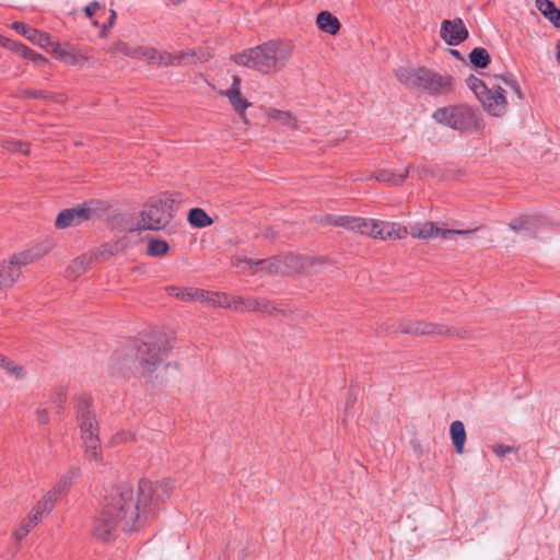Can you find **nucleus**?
Instances as JSON below:
<instances>
[{"label": "nucleus", "instance_id": "nucleus-1", "mask_svg": "<svg viewBox=\"0 0 560 560\" xmlns=\"http://www.w3.org/2000/svg\"><path fill=\"white\" fill-rule=\"evenodd\" d=\"M174 488L172 479L154 482L141 479L137 492L127 482L113 487L103 500L100 515L93 522V537L107 542L115 538L119 527L125 533L140 529L145 522V514L165 502Z\"/></svg>", "mask_w": 560, "mask_h": 560}, {"label": "nucleus", "instance_id": "nucleus-2", "mask_svg": "<svg viewBox=\"0 0 560 560\" xmlns=\"http://www.w3.org/2000/svg\"><path fill=\"white\" fill-rule=\"evenodd\" d=\"M292 55V47L279 40H269L242 52L231 59L238 66L259 71L264 74L278 72L287 65Z\"/></svg>", "mask_w": 560, "mask_h": 560}, {"label": "nucleus", "instance_id": "nucleus-3", "mask_svg": "<svg viewBox=\"0 0 560 560\" xmlns=\"http://www.w3.org/2000/svg\"><path fill=\"white\" fill-rule=\"evenodd\" d=\"M395 75L406 88L419 90L429 95H443L453 91V77L442 75L425 67H401L395 71Z\"/></svg>", "mask_w": 560, "mask_h": 560}, {"label": "nucleus", "instance_id": "nucleus-4", "mask_svg": "<svg viewBox=\"0 0 560 560\" xmlns=\"http://www.w3.org/2000/svg\"><path fill=\"white\" fill-rule=\"evenodd\" d=\"M77 419L81 430V438L84 444L85 457L95 463H103L101 441L98 436V423L94 412L91 410V400L86 396H78Z\"/></svg>", "mask_w": 560, "mask_h": 560}, {"label": "nucleus", "instance_id": "nucleus-5", "mask_svg": "<svg viewBox=\"0 0 560 560\" xmlns=\"http://www.w3.org/2000/svg\"><path fill=\"white\" fill-rule=\"evenodd\" d=\"M432 118L446 127L460 132H477L483 128V119L478 108L467 104L447 105L435 109Z\"/></svg>", "mask_w": 560, "mask_h": 560}, {"label": "nucleus", "instance_id": "nucleus-6", "mask_svg": "<svg viewBox=\"0 0 560 560\" xmlns=\"http://www.w3.org/2000/svg\"><path fill=\"white\" fill-rule=\"evenodd\" d=\"M136 343L140 376L154 373L163 364L172 349L170 340L163 334L148 336L145 339L136 340Z\"/></svg>", "mask_w": 560, "mask_h": 560}, {"label": "nucleus", "instance_id": "nucleus-7", "mask_svg": "<svg viewBox=\"0 0 560 560\" xmlns=\"http://www.w3.org/2000/svg\"><path fill=\"white\" fill-rule=\"evenodd\" d=\"M49 249V246H37L13 254L9 260L0 261V294L7 292L19 281L23 267L38 260Z\"/></svg>", "mask_w": 560, "mask_h": 560}, {"label": "nucleus", "instance_id": "nucleus-8", "mask_svg": "<svg viewBox=\"0 0 560 560\" xmlns=\"http://www.w3.org/2000/svg\"><path fill=\"white\" fill-rule=\"evenodd\" d=\"M175 202L176 200L172 196L150 199L143 206L139 226L151 231L164 229L174 218Z\"/></svg>", "mask_w": 560, "mask_h": 560}, {"label": "nucleus", "instance_id": "nucleus-9", "mask_svg": "<svg viewBox=\"0 0 560 560\" xmlns=\"http://www.w3.org/2000/svg\"><path fill=\"white\" fill-rule=\"evenodd\" d=\"M110 368L113 371L128 378L140 375L136 341L126 345L113 353L110 358Z\"/></svg>", "mask_w": 560, "mask_h": 560}, {"label": "nucleus", "instance_id": "nucleus-10", "mask_svg": "<svg viewBox=\"0 0 560 560\" xmlns=\"http://www.w3.org/2000/svg\"><path fill=\"white\" fill-rule=\"evenodd\" d=\"M482 226H480L481 229ZM479 228L474 230H452L441 229L435 223L427 221L424 223H416L410 226V235L413 238L429 240L431 237H440L442 240L452 238L455 235H470L478 231Z\"/></svg>", "mask_w": 560, "mask_h": 560}, {"label": "nucleus", "instance_id": "nucleus-11", "mask_svg": "<svg viewBox=\"0 0 560 560\" xmlns=\"http://www.w3.org/2000/svg\"><path fill=\"white\" fill-rule=\"evenodd\" d=\"M478 100L490 116L503 117L508 112L505 90L501 86L487 88Z\"/></svg>", "mask_w": 560, "mask_h": 560}, {"label": "nucleus", "instance_id": "nucleus-12", "mask_svg": "<svg viewBox=\"0 0 560 560\" xmlns=\"http://www.w3.org/2000/svg\"><path fill=\"white\" fill-rule=\"evenodd\" d=\"M93 201L84 202L77 208L63 209L57 215L55 225L57 229H67L77 226L85 221H89L94 214L95 210L91 207Z\"/></svg>", "mask_w": 560, "mask_h": 560}, {"label": "nucleus", "instance_id": "nucleus-13", "mask_svg": "<svg viewBox=\"0 0 560 560\" xmlns=\"http://www.w3.org/2000/svg\"><path fill=\"white\" fill-rule=\"evenodd\" d=\"M399 331L407 335L423 336V335H440L453 336L455 329L448 328L445 325L434 324L430 322H408L399 325Z\"/></svg>", "mask_w": 560, "mask_h": 560}, {"label": "nucleus", "instance_id": "nucleus-14", "mask_svg": "<svg viewBox=\"0 0 560 560\" xmlns=\"http://www.w3.org/2000/svg\"><path fill=\"white\" fill-rule=\"evenodd\" d=\"M468 30L462 19L444 20L441 24L440 36L450 46H457L468 38Z\"/></svg>", "mask_w": 560, "mask_h": 560}, {"label": "nucleus", "instance_id": "nucleus-15", "mask_svg": "<svg viewBox=\"0 0 560 560\" xmlns=\"http://www.w3.org/2000/svg\"><path fill=\"white\" fill-rule=\"evenodd\" d=\"M12 28L33 44H37L39 47L46 49L47 51L56 50V42L49 34L40 32L37 28H34L23 22H14L12 24Z\"/></svg>", "mask_w": 560, "mask_h": 560}, {"label": "nucleus", "instance_id": "nucleus-16", "mask_svg": "<svg viewBox=\"0 0 560 560\" xmlns=\"http://www.w3.org/2000/svg\"><path fill=\"white\" fill-rule=\"evenodd\" d=\"M195 54L194 52H178L171 54L167 51L158 50V56L155 57L154 65L164 66V67H175L180 66L183 63L194 62Z\"/></svg>", "mask_w": 560, "mask_h": 560}, {"label": "nucleus", "instance_id": "nucleus-17", "mask_svg": "<svg viewBox=\"0 0 560 560\" xmlns=\"http://www.w3.org/2000/svg\"><path fill=\"white\" fill-rule=\"evenodd\" d=\"M411 170H413L412 164H408L401 173H395L390 170H378L373 174V177L380 183L400 186L407 179Z\"/></svg>", "mask_w": 560, "mask_h": 560}, {"label": "nucleus", "instance_id": "nucleus-18", "mask_svg": "<svg viewBox=\"0 0 560 560\" xmlns=\"http://www.w3.org/2000/svg\"><path fill=\"white\" fill-rule=\"evenodd\" d=\"M380 234H377V238L386 241V240H400L407 236L408 230L406 226L401 225L397 222H387L380 220L378 225Z\"/></svg>", "mask_w": 560, "mask_h": 560}, {"label": "nucleus", "instance_id": "nucleus-19", "mask_svg": "<svg viewBox=\"0 0 560 560\" xmlns=\"http://www.w3.org/2000/svg\"><path fill=\"white\" fill-rule=\"evenodd\" d=\"M165 292L180 301H200L206 296V291L196 288H184L177 285H167Z\"/></svg>", "mask_w": 560, "mask_h": 560}, {"label": "nucleus", "instance_id": "nucleus-20", "mask_svg": "<svg viewBox=\"0 0 560 560\" xmlns=\"http://www.w3.org/2000/svg\"><path fill=\"white\" fill-rule=\"evenodd\" d=\"M324 262L323 258L319 257H306V256H290L288 257V265L294 266L295 270L300 273H314L315 267Z\"/></svg>", "mask_w": 560, "mask_h": 560}, {"label": "nucleus", "instance_id": "nucleus-21", "mask_svg": "<svg viewBox=\"0 0 560 560\" xmlns=\"http://www.w3.org/2000/svg\"><path fill=\"white\" fill-rule=\"evenodd\" d=\"M81 475V468L80 466H71L67 471H65L58 482L55 485V487L51 489L54 492H56L60 498L61 495L66 494L71 486L73 485V481Z\"/></svg>", "mask_w": 560, "mask_h": 560}, {"label": "nucleus", "instance_id": "nucleus-22", "mask_svg": "<svg viewBox=\"0 0 560 560\" xmlns=\"http://www.w3.org/2000/svg\"><path fill=\"white\" fill-rule=\"evenodd\" d=\"M222 95H224L233 109L236 112V114L242 118L245 119L246 117V109L252 106L250 102L242 94L241 91H222Z\"/></svg>", "mask_w": 560, "mask_h": 560}, {"label": "nucleus", "instance_id": "nucleus-23", "mask_svg": "<svg viewBox=\"0 0 560 560\" xmlns=\"http://www.w3.org/2000/svg\"><path fill=\"white\" fill-rule=\"evenodd\" d=\"M49 52H54L58 55V58L69 66H75L89 60V57L81 51H77L74 48H60L59 44L56 43V50H49Z\"/></svg>", "mask_w": 560, "mask_h": 560}, {"label": "nucleus", "instance_id": "nucleus-24", "mask_svg": "<svg viewBox=\"0 0 560 560\" xmlns=\"http://www.w3.org/2000/svg\"><path fill=\"white\" fill-rule=\"evenodd\" d=\"M316 24L322 32L329 35H336L341 27L339 20L328 11L318 13Z\"/></svg>", "mask_w": 560, "mask_h": 560}, {"label": "nucleus", "instance_id": "nucleus-25", "mask_svg": "<svg viewBox=\"0 0 560 560\" xmlns=\"http://www.w3.org/2000/svg\"><path fill=\"white\" fill-rule=\"evenodd\" d=\"M450 435L456 453L459 455L463 454L466 442V430L460 420H455L451 423Z\"/></svg>", "mask_w": 560, "mask_h": 560}, {"label": "nucleus", "instance_id": "nucleus-26", "mask_svg": "<svg viewBox=\"0 0 560 560\" xmlns=\"http://www.w3.org/2000/svg\"><path fill=\"white\" fill-rule=\"evenodd\" d=\"M358 222L354 224L355 232H360L363 235L377 238V234H380L378 225L380 220L376 219H364L357 217Z\"/></svg>", "mask_w": 560, "mask_h": 560}, {"label": "nucleus", "instance_id": "nucleus-27", "mask_svg": "<svg viewBox=\"0 0 560 560\" xmlns=\"http://www.w3.org/2000/svg\"><path fill=\"white\" fill-rule=\"evenodd\" d=\"M259 305L258 298L236 296L232 299L231 310L235 312H257Z\"/></svg>", "mask_w": 560, "mask_h": 560}, {"label": "nucleus", "instance_id": "nucleus-28", "mask_svg": "<svg viewBox=\"0 0 560 560\" xmlns=\"http://www.w3.org/2000/svg\"><path fill=\"white\" fill-rule=\"evenodd\" d=\"M89 269V259L85 256L77 257L66 269V277L69 280H75L79 276Z\"/></svg>", "mask_w": 560, "mask_h": 560}, {"label": "nucleus", "instance_id": "nucleus-29", "mask_svg": "<svg viewBox=\"0 0 560 560\" xmlns=\"http://www.w3.org/2000/svg\"><path fill=\"white\" fill-rule=\"evenodd\" d=\"M188 222L190 225L202 229L212 224V219L201 208H192L188 213Z\"/></svg>", "mask_w": 560, "mask_h": 560}, {"label": "nucleus", "instance_id": "nucleus-30", "mask_svg": "<svg viewBox=\"0 0 560 560\" xmlns=\"http://www.w3.org/2000/svg\"><path fill=\"white\" fill-rule=\"evenodd\" d=\"M469 62L478 69L487 68L491 62V57L488 50L483 47L474 48L469 56Z\"/></svg>", "mask_w": 560, "mask_h": 560}, {"label": "nucleus", "instance_id": "nucleus-31", "mask_svg": "<svg viewBox=\"0 0 560 560\" xmlns=\"http://www.w3.org/2000/svg\"><path fill=\"white\" fill-rule=\"evenodd\" d=\"M232 299L226 293H218V292H208L206 291V296L200 300L202 303L219 306L223 308H231Z\"/></svg>", "mask_w": 560, "mask_h": 560}, {"label": "nucleus", "instance_id": "nucleus-32", "mask_svg": "<svg viewBox=\"0 0 560 560\" xmlns=\"http://www.w3.org/2000/svg\"><path fill=\"white\" fill-rule=\"evenodd\" d=\"M0 369L4 370L9 375L15 378H24L26 375L24 366L16 364L10 358L0 353Z\"/></svg>", "mask_w": 560, "mask_h": 560}, {"label": "nucleus", "instance_id": "nucleus-33", "mask_svg": "<svg viewBox=\"0 0 560 560\" xmlns=\"http://www.w3.org/2000/svg\"><path fill=\"white\" fill-rule=\"evenodd\" d=\"M324 222L330 225L341 226L343 229L353 231L354 224L358 222V220L357 217L328 214L324 218Z\"/></svg>", "mask_w": 560, "mask_h": 560}, {"label": "nucleus", "instance_id": "nucleus-34", "mask_svg": "<svg viewBox=\"0 0 560 560\" xmlns=\"http://www.w3.org/2000/svg\"><path fill=\"white\" fill-rule=\"evenodd\" d=\"M60 497L49 490L47 493L43 495V498L36 503L37 510H39L44 515L48 514L56 505Z\"/></svg>", "mask_w": 560, "mask_h": 560}, {"label": "nucleus", "instance_id": "nucleus-35", "mask_svg": "<svg viewBox=\"0 0 560 560\" xmlns=\"http://www.w3.org/2000/svg\"><path fill=\"white\" fill-rule=\"evenodd\" d=\"M267 115L269 118L280 122L283 126L295 127V125H296L295 118L293 117V115L290 112L281 110V109H277V108H270L268 110Z\"/></svg>", "mask_w": 560, "mask_h": 560}, {"label": "nucleus", "instance_id": "nucleus-36", "mask_svg": "<svg viewBox=\"0 0 560 560\" xmlns=\"http://www.w3.org/2000/svg\"><path fill=\"white\" fill-rule=\"evenodd\" d=\"M170 249L167 242L158 238H151L148 243L147 254L151 257L165 255Z\"/></svg>", "mask_w": 560, "mask_h": 560}, {"label": "nucleus", "instance_id": "nucleus-37", "mask_svg": "<svg viewBox=\"0 0 560 560\" xmlns=\"http://www.w3.org/2000/svg\"><path fill=\"white\" fill-rule=\"evenodd\" d=\"M158 49L150 46H135L133 59L147 60L149 63L154 65Z\"/></svg>", "mask_w": 560, "mask_h": 560}, {"label": "nucleus", "instance_id": "nucleus-38", "mask_svg": "<svg viewBox=\"0 0 560 560\" xmlns=\"http://www.w3.org/2000/svg\"><path fill=\"white\" fill-rule=\"evenodd\" d=\"M259 305L257 312L267 314L269 316L284 315V311L280 308L276 302L267 299H258Z\"/></svg>", "mask_w": 560, "mask_h": 560}, {"label": "nucleus", "instance_id": "nucleus-39", "mask_svg": "<svg viewBox=\"0 0 560 560\" xmlns=\"http://www.w3.org/2000/svg\"><path fill=\"white\" fill-rule=\"evenodd\" d=\"M14 97L26 100V98H48L49 93L43 90L34 89H18L14 93Z\"/></svg>", "mask_w": 560, "mask_h": 560}, {"label": "nucleus", "instance_id": "nucleus-40", "mask_svg": "<svg viewBox=\"0 0 560 560\" xmlns=\"http://www.w3.org/2000/svg\"><path fill=\"white\" fill-rule=\"evenodd\" d=\"M534 221H535V218L530 217V215L520 217V218L512 220L509 223V226L511 230L518 232L522 230L529 229L533 225Z\"/></svg>", "mask_w": 560, "mask_h": 560}, {"label": "nucleus", "instance_id": "nucleus-41", "mask_svg": "<svg viewBox=\"0 0 560 560\" xmlns=\"http://www.w3.org/2000/svg\"><path fill=\"white\" fill-rule=\"evenodd\" d=\"M466 83L468 88L475 93L477 98H479L481 96V92H485L488 88L481 79L475 77L474 74H470L466 79Z\"/></svg>", "mask_w": 560, "mask_h": 560}, {"label": "nucleus", "instance_id": "nucleus-42", "mask_svg": "<svg viewBox=\"0 0 560 560\" xmlns=\"http://www.w3.org/2000/svg\"><path fill=\"white\" fill-rule=\"evenodd\" d=\"M247 264L259 267L261 270H266L270 273L276 272L278 270V262L275 259H247Z\"/></svg>", "mask_w": 560, "mask_h": 560}, {"label": "nucleus", "instance_id": "nucleus-43", "mask_svg": "<svg viewBox=\"0 0 560 560\" xmlns=\"http://www.w3.org/2000/svg\"><path fill=\"white\" fill-rule=\"evenodd\" d=\"M3 148L10 152H21L26 155L30 153V143L20 140L5 141Z\"/></svg>", "mask_w": 560, "mask_h": 560}, {"label": "nucleus", "instance_id": "nucleus-44", "mask_svg": "<svg viewBox=\"0 0 560 560\" xmlns=\"http://www.w3.org/2000/svg\"><path fill=\"white\" fill-rule=\"evenodd\" d=\"M110 51L122 54L127 57L132 58L135 55V46H130L129 44H127L122 40H117V42L113 43V45L110 47Z\"/></svg>", "mask_w": 560, "mask_h": 560}, {"label": "nucleus", "instance_id": "nucleus-45", "mask_svg": "<svg viewBox=\"0 0 560 560\" xmlns=\"http://www.w3.org/2000/svg\"><path fill=\"white\" fill-rule=\"evenodd\" d=\"M500 79L516 94L518 100L523 98L521 86L512 73L502 74Z\"/></svg>", "mask_w": 560, "mask_h": 560}, {"label": "nucleus", "instance_id": "nucleus-46", "mask_svg": "<svg viewBox=\"0 0 560 560\" xmlns=\"http://www.w3.org/2000/svg\"><path fill=\"white\" fill-rule=\"evenodd\" d=\"M67 394H68L67 387H65V386L56 387L52 390V394H51V397H50L52 404H55L57 407H61L62 404L67 399Z\"/></svg>", "mask_w": 560, "mask_h": 560}, {"label": "nucleus", "instance_id": "nucleus-47", "mask_svg": "<svg viewBox=\"0 0 560 560\" xmlns=\"http://www.w3.org/2000/svg\"><path fill=\"white\" fill-rule=\"evenodd\" d=\"M536 7L544 16H548L557 8L550 0H536Z\"/></svg>", "mask_w": 560, "mask_h": 560}, {"label": "nucleus", "instance_id": "nucleus-48", "mask_svg": "<svg viewBox=\"0 0 560 560\" xmlns=\"http://www.w3.org/2000/svg\"><path fill=\"white\" fill-rule=\"evenodd\" d=\"M33 528L25 520H23L20 526L14 530L13 536L16 540H22Z\"/></svg>", "mask_w": 560, "mask_h": 560}, {"label": "nucleus", "instance_id": "nucleus-49", "mask_svg": "<svg viewBox=\"0 0 560 560\" xmlns=\"http://www.w3.org/2000/svg\"><path fill=\"white\" fill-rule=\"evenodd\" d=\"M8 42V48L18 54L19 56L23 57L26 55L27 50L30 49L27 46H25L24 44L22 43H18V42H14V40H11V39H7Z\"/></svg>", "mask_w": 560, "mask_h": 560}, {"label": "nucleus", "instance_id": "nucleus-50", "mask_svg": "<svg viewBox=\"0 0 560 560\" xmlns=\"http://www.w3.org/2000/svg\"><path fill=\"white\" fill-rule=\"evenodd\" d=\"M416 172V174L418 175L419 178H422L424 176H436L438 175V170H435L434 167H430L428 165H418L416 168L413 167V170Z\"/></svg>", "mask_w": 560, "mask_h": 560}, {"label": "nucleus", "instance_id": "nucleus-51", "mask_svg": "<svg viewBox=\"0 0 560 560\" xmlns=\"http://www.w3.org/2000/svg\"><path fill=\"white\" fill-rule=\"evenodd\" d=\"M25 59H28L33 61L37 66H42L48 62V59L44 57L43 55L34 51L33 49H28L26 55L24 56Z\"/></svg>", "mask_w": 560, "mask_h": 560}, {"label": "nucleus", "instance_id": "nucleus-52", "mask_svg": "<svg viewBox=\"0 0 560 560\" xmlns=\"http://www.w3.org/2000/svg\"><path fill=\"white\" fill-rule=\"evenodd\" d=\"M43 516L44 514L34 506L24 520L34 527L39 523Z\"/></svg>", "mask_w": 560, "mask_h": 560}, {"label": "nucleus", "instance_id": "nucleus-53", "mask_svg": "<svg viewBox=\"0 0 560 560\" xmlns=\"http://www.w3.org/2000/svg\"><path fill=\"white\" fill-rule=\"evenodd\" d=\"M36 420L39 424H47L49 422V415L46 408H39L36 410Z\"/></svg>", "mask_w": 560, "mask_h": 560}, {"label": "nucleus", "instance_id": "nucleus-54", "mask_svg": "<svg viewBox=\"0 0 560 560\" xmlns=\"http://www.w3.org/2000/svg\"><path fill=\"white\" fill-rule=\"evenodd\" d=\"M494 454L502 457L512 452V447L505 444H497L493 447Z\"/></svg>", "mask_w": 560, "mask_h": 560}, {"label": "nucleus", "instance_id": "nucleus-55", "mask_svg": "<svg viewBox=\"0 0 560 560\" xmlns=\"http://www.w3.org/2000/svg\"><path fill=\"white\" fill-rule=\"evenodd\" d=\"M556 27H560V9L556 8L548 16H546Z\"/></svg>", "mask_w": 560, "mask_h": 560}, {"label": "nucleus", "instance_id": "nucleus-56", "mask_svg": "<svg viewBox=\"0 0 560 560\" xmlns=\"http://www.w3.org/2000/svg\"><path fill=\"white\" fill-rule=\"evenodd\" d=\"M98 9H100V3L97 1H93V2H90L85 7L84 12L88 18H92Z\"/></svg>", "mask_w": 560, "mask_h": 560}, {"label": "nucleus", "instance_id": "nucleus-57", "mask_svg": "<svg viewBox=\"0 0 560 560\" xmlns=\"http://www.w3.org/2000/svg\"><path fill=\"white\" fill-rule=\"evenodd\" d=\"M355 400H357V396L353 394V393H349L348 394V397H347V400H346V407H345V411L348 412L349 409L353 408L354 404H355Z\"/></svg>", "mask_w": 560, "mask_h": 560}, {"label": "nucleus", "instance_id": "nucleus-58", "mask_svg": "<svg viewBox=\"0 0 560 560\" xmlns=\"http://www.w3.org/2000/svg\"><path fill=\"white\" fill-rule=\"evenodd\" d=\"M116 439L121 441V442H126V441H132L135 440V434L127 431V432H121V433H118L116 435Z\"/></svg>", "mask_w": 560, "mask_h": 560}, {"label": "nucleus", "instance_id": "nucleus-59", "mask_svg": "<svg viewBox=\"0 0 560 560\" xmlns=\"http://www.w3.org/2000/svg\"><path fill=\"white\" fill-rule=\"evenodd\" d=\"M226 91H241V78L238 75H233L232 85Z\"/></svg>", "mask_w": 560, "mask_h": 560}, {"label": "nucleus", "instance_id": "nucleus-60", "mask_svg": "<svg viewBox=\"0 0 560 560\" xmlns=\"http://www.w3.org/2000/svg\"><path fill=\"white\" fill-rule=\"evenodd\" d=\"M450 54L456 59L463 60V56L457 49H450Z\"/></svg>", "mask_w": 560, "mask_h": 560}, {"label": "nucleus", "instance_id": "nucleus-61", "mask_svg": "<svg viewBox=\"0 0 560 560\" xmlns=\"http://www.w3.org/2000/svg\"><path fill=\"white\" fill-rule=\"evenodd\" d=\"M115 19H116V12L112 11L110 18L108 19L109 26H112L114 24Z\"/></svg>", "mask_w": 560, "mask_h": 560}, {"label": "nucleus", "instance_id": "nucleus-62", "mask_svg": "<svg viewBox=\"0 0 560 560\" xmlns=\"http://www.w3.org/2000/svg\"><path fill=\"white\" fill-rule=\"evenodd\" d=\"M185 0H170V4L176 7L184 2Z\"/></svg>", "mask_w": 560, "mask_h": 560}, {"label": "nucleus", "instance_id": "nucleus-63", "mask_svg": "<svg viewBox=\"0 0 560 560\" xmlns=\"http://www.w3.org/2000/svg\"><path fill=\"white\" fill-rule=\"evenodd\" d=\"M7 39H8V38H2V37H1V39H0V44H1L2 46H4V47H7V48H8V42H7Z\"/></svg>", "mask_w": 560, "mask_h": 560}, {"label": "nucleus", "instance_id": "nucleus-64", "mask_svg": "<svg viewBox=\"0 0 560 560\" xmlns=\"http://www.w3.org/2000/svg\"><path fill=\"white\" fill-rule=\"evenodd\" d=\"M557 48H558V51H557V60H558V61H559V63H560V40H559V44H558Z\"/></svg>", "mask_w": 560, "mask_h": 560}]
</instances>
